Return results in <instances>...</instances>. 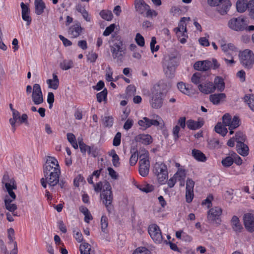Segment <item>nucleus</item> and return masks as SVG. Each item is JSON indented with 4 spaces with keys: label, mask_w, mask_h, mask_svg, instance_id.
<instances>
[{
    "label": "nucleus",
    "mask_w": 254,
    "mask_h": 254,
    "mask_svg": "<svg viewBox=\"0 0 254 254\" xmlns=\"http://www.w3.org/2000/svg\"><path fill=\"white\" fill-rule=\"evenodd\" d=\"M8 239L9 240V244L13 243L14 244V242H16L14 241V231L13 228H10L8 229Z\"/></svg>",
    "instance_id": "3c124183"
},
{
    "label": "nucleus",
    "mask_w": 254,
    "mask_h": 254,
    "mask_svg": "<svg viewBox=\"0 0 254 254\" xmlns=\"http://www.w3.org/2000/svg\"><path fill=\"white\" fill-rule=\"evenodd\" d=\"M233 163L234 161L233 160L232 157L227 156L223 159L221 161L222 164L225 167H229L231 166L233 164Z\"/></svg>",
    "instance_id": "49530a36"
},
{
    "label": "nucleus",
    "mask_w": 254,
    "mask_h": 254,
    "mask_svg": "<svg viewBox=\"0 0 254 254\" xmlns=\"http://www.w3.org/2000/svg\"><path fill=\"white\" fill-rule=\"evenodd\" d=\"M204 124V121L202 120H198L195 121L192 120H189L187 122L188 127L191 130H196L200 128Z\"/></svg>",
    "instance_id": "393cba45"
},
{
    "label": "nucleus",
    "mask_w": 254,
    "mask_h": 254,
    "mask_svg": "<svg viewBox=\"0 0 254 254\" xmlns=\"http://www.w3.org/2000/svg\"><path fill=\"white\" fill-rule=\"evenodd\" d=\"M222 210L219 207H215L210 209L208 212L207 219L209 223L219 225L221 220L220 216L222 214Z\"/></svg>",
    "instance_id": "f8f14e48"
},
{
    "label": "nucleus",
    "mask_w": 254,
    "mask_h": 254,
    "mask_svg": "<svg viewBox=\"0 0 254 254\" xmlns=\"http://www.w3.org/2000/svg\"><path fill=\"white\" fill-rule=\"evenodd\" d=\"M215 131L221 134L222 136H224L228 132V130L226 127L221 123H218L215 127Z\"/></svg>",
    "instance_id": "c9c22d12"
},
{
    "label": "nucleus",
    "mask_w": 254,
    "mask_h": 254,
    "mask_svg": "<svg viewBox=\"0 0 254 254\" xmlns=\"http://www.w3.org/2000/svg\"><path fill=\"white\" fill-rule=\"evenodd\" d=\"M249 2L247 0H239L236 3V7L238 11L244 12L247 9L249 10Z\"/></svg>",
    "instance_id": "7c9ffc66"
},
{
    "label": "nucleus",
    "mask_w": 254,
    "mask_h": 254,
    "mask_svg": "<svg viewBox=\"0 0 254 254\" xmlns=\"http://www.w3.org/2000/svg\"><path fill=\"white\" fill-rule=\"evenodd\" d=\"M177 87L179 90L182 93L189 95L190 93V90L188 87L186 86L183 82H179L177 84Z\"/></svg>",
    "instance_id": "a18cd8bd"
},
{
    "label": "nucleus",
    "mask_w": 254,
    "mask_h": 254,
    "mask_svg": "<svg viewBox=\"0 0 254 254\" xmlns=\"http://www.w3.org/2000/svg\"><path fill=\"white\" fill-rule=\"evenodd\" d=\"M108 171L109 172V175L111 176V177L114 179L116 180L118 178V175L117 174L116 172L111 167L108 168Z\"/></svg>",
    "instance_id": "774afa93"
},
{
    "label": "nucleus",
    "mask_w": 254,
    "mask_h": 254,
    "mask_svg": "<svg viewBox=\"0 0 254 254\" xmlns=\"http://www.w3.org/2000/svg\"><path fill=\"white\" fill-rule=\"evenodd\" d=\"M192 156L197 161L204 162L206 160V157L201 151L197 149L192 150Z\"/></svg>",
    "instance_id": "f704fd0d"
},
{
    "label": "nucleus",
    "mask_w": 254,
    "mask_h": 254,
    "mask_svg": "<svg viewBox=\"0 0 254 254\" xmlns=\"http://www.w3.org/2000/svg\"><path fill=\"white\" fill-rule=\"evenodd\" d=\"M209 5L211 6H217V10L221 15L227 13L231 4L229 0H207Z\"/></svg>",
    "instance_id": "1a4fd4ad"
},
{
    "label": "nucleus",
    "mask_w": 254,
    "mask_h": 254,
    "mask_svg": "<svg viewBox=\"0 0 254 254\" xmlns=\"http://www.w3.org/2000/svg\"><path fill=\"white\" fill-rule=\"evenodd\" d=\"M245 102H247L252 111L254 112V95H246L244 97Z\"/></svg>",
    "instance_id": "ea45409f"
},
{
    "label": "nucleus",
    "mask_w": 254,
    "mask_h": 254,
    "mask_svg": "<svg viewBox=\"0 0 254 254\" xmlns=\"http://www.w3.org/2000/svg\"><path fill=\"white\" fill-rule=\"evenodd\" d=\"M236 121V123H238V127L240 126V119L238 117L234 116L233 119L230 114L226 113L224 114L222 117L223 124L225 127H229L232 126L233 124V121Z\"/></svg>",
    "instance_id": "a211bd4d"
},
{
    "label": "nucleus",
    "mask_w": 254,
    "mask_h": 254,
    "mask_svg": "<svg viewBox=\"0 0 254 254\" xmlns=\"http://www.w3.org/2000/svg\"><path fill=\"white\" fill-rule=\"evenodd\" d=\"M44 178H42L41 183L44 188L49 185L51 190H54V187L59 182L61 175L60 167L57 160L53 157H48L43 167Z\"/></svg>",
    "instance_id": "f257e3e1"
},
{
    "label": "nucleus",
    "mask_w": 254,
    "mask_h": 254,
    "mask_svg": "<svg viewBox=\"0 0 254 254\" xmlns=\"http://www.w3.org/2000/svg\"><path fill=\"white\" fill-rule=\"evenodd\" d=\"M211 66H212L211 62L208 60L198 61L193 65L195 69L200 71H207L211 68Z\"/></svg>",
    "instance_id": "f3484780"
},
{
    "label": "nucleus",
    "mask_w": 254,
    "mask_h": 254,
    "mask_svg": "<svg viewBox=\"0 0 254 254\" xmlns=\"http://www.w3.org/2000/svg\"><path fill=\"white\" fill-rule=\"evenodd\" d=\"M113 43L110 46L112 56L116 62L121 64L123 62L126 48L121 39H114Z\"/></svg>",
    "instance_id": "7ed1b4c3"
},
{
    "label": "nucleus",
    "mask_w": 254,
    "mask_h": 254,
    "mask_svg": "<svg viewBox=\"0 0 254 254\" xmlns=\"http://www.w3.org/2000/svg\"><path fill=\"white\" fill-rule=\"evenodd\" d=\"M244 224L245 228L250 232L254 231V215L246 213L243 216Z\"/></svg>",
    "instance_id": "2eb2a0df"
},
{
    "label": "nucleus",
    "mask_w": 254,
    "mask_h": 254,
    "mask_svg": "<svg viewBox=\"0 0 254 254\" xmlns=\"http://www.w3.org/2000/svg\"><path fill=\"white\" fill-rule=\"evenodd\" d=\"M236 148L238 153L240 155L246 156L248 154L249 147L244 143L237 144Z\"/></svg>",
    "instance_id": "72a5a7b5"
},
{
    "label": "nucleus",
    "mask_w": 254,
    "mask_h": 254,
    "mask_svg": "<svg viewBox=\"0 0 254 254\" xmlns=\"http://www.w3.org/2000/svg\"><path fill=\"white\" fill-rule=\"evenodd\" d=\"M176 180L178 181H185L186 177V174L184 170H179L174 175Z\"/></svg>",
    "instance_id": "79ce46f5"
},
{
    "label": "nucleus",
    "mask_w": 254,
    "mask_h": 254,
    "mask_svg": "<svg viewBox=\"0 0 254 254\" xmlns=\"http://www.w3.org/2000/svg\"><path fill=\"white\" fill-rule=\"evenodd\" d=\"M213 87H214V91L216 89L220 92L223 91L225 88V83L223 79L220 76L215 77L214 81Z\"/></svg>",
    "instance_id": "bb28decb"
},
{
    "label": "nucleus",
    "mask_w": 254,
    "mask_h": 254,
    "mask_svg": "<svg viewBox=\"0 0 254 254\" xmlns=\"http://www.w3.org/2000/svg\"><path fill=\"white\" fill-rule=\"evenodd\" d=\"M156 119H149L147 117H143L138 121V124L142 130H145L151 126H158L161 125V128L164 126V123L161 118L156 116Z\"/></svg>",
    "instance_id": "6e6552de"
},
{
    "label": "nucleus",
    "mask_w": 254,
    "mask_h": 254,
    "mask_svg": "<svg viewBox=\"0 0 254 254\" xmlns=\"http://www.w3.org/2000/svg\"><path fill=\"white\" fill-rule=\"evenodd\" d=\"M53 79H48L47 80V83L48 85L49 88L56 90L58 88L59 86V80L57 75L55 73L53 74Z\"/></svg>",
    "instance_id": "cd10ccee"
},
{
    "label": "nucleus",
    "mask_w": 254,
    "mask_h": 254,
    "mask_svg": "<svg viewBox=\"0 0 254 254\" xmlns=\"http://www.w3.org/2000/svg\"><path fill=\"white\" fill-rule=\"evenodd\" d=\"M102 122L105 127H110L113 125L114 119L111 116H105L102 117Z\"/></svg>",
    "instance_id": "58836bf2"
},
{
    "label": "nucleus",
    "mask_w": 254,
    "mask_h": 254,
    "mask_svg": "<svg viewBox=\"0 0 254 254\" xmlns=\"http://www.w3.org/2000/svg\"><path fill=\"white\" fill-rule=\"evenodd\" d=\"M133 254H149V251L145 247H139L134 251Z\"/></svg>",
    "instance_id": "13d9d810"
},
{
    "label": "nucleus",
    "mask_w": 254,
    "mask_h": 254,
    "mask_svg": "<svg viewBox=\"0 0 254 254\" xmlns=\"http://www.w3.org/2000/svg\"><path fill=\"white\" fill-rule=\"evenodd\" d=\"M198 87L200 92L205 94L214 92V87L212 82H206L204 85L199 84Z\"/></svg>",
    "instance_id": "aec40b11"
},
{
    "label": "nucleus",
    "mask_w": 254,
    "mask_h": 254,
    "mask_svg": "<svg viewBox=\"0 0 254 254\" xmlns=\"http://www.w3.org/2000/svg\"><path fill=\"white\" fill-rule=\"evenodd\" d=\"M135 140L136 141L141 142L144 145L150 144L152 142L151 136L148 134H138L135 136Z\"/></svg>",
    "instance_id": "5701e85b"
},
{
    "label": "nucleus",
    "mask_w": 254,
    "mask_h": 254,
    "mask_svg": "<svg viewBox=\"0 0 254 254\" xmlns=\"http://www.w3.org/2000/svg\"><path fill=\"white\" fill-rule=\"evenodd\" d=\"M32 99L35 105H39L43 102V94L39 84L36 83L33 85Z\"/></svg>",
    "instance_id": "4468645a"
},
{
    "label": "nucleus",
    "mask_w": 254,
    "mask_h": 254,
    "mask_svg": "<svg viewBox=\"0 0 254 254\" xmlns=\"http://www.w3.org/2000/svg\"><path fill=\"white\" fill-rule=\"evenodd\" d=\"M133 120L131 119H128L125 123L123 127L125 130H128V129L131 128V127L133 126Z\"/></svg>",
    "instance_id": "680f3d73"
},
{
    "label": "nucleus",
    "mask_w": 254,
    "mask_h": 254,
    "mask_svg": "<svg viewBox=\"0 0 254 254\" xmlns=\"http://www.w3.org/2000/svg\"><path fill=\"white\" fill-rule=\"evenodd\" d=\"M115 24H112L109 26L106 27L103 32V35L105 36H109L115 29Z\"/></svg>",
    "instance_id": "4d7b16f0"
},
{
    "label": "nucleus",
    "mask_w": 254,
    "mask_h": 254,
    "mask_svg": "<svg viewBox=\"0 0 254 254\" xmlns=\"http://www.w3.org/2000/svg\"><path fill=\"white\" fill-rule=\"evenodd\" d=\"M153 172L160 183H163L168 178L167 168L163 163H156L154 166Z\"/></svg>",
    "instance_id": "9d476101"
},
{
    "label": "nucleus",
    "mask_w": 254,
    "mask_h": 254,
    "mask_svg": "<svg viewBox=\"0 0 254 254\" xmlns=\"http://www.w3.org/2000/svg\"><path fill=\"white\" fill-rule=\"evenodd\" d=\"M240 63L247 69H251L254 63V55L253 52L246 49L240 52L239 54Z\"/></svg>",
    "instance_id": "0eeeda50"
},
{
    "label": "nucleus",
    "mask_w": 254,
    "mask_h": 254,
    "mask_svg": "<svg viewBox=\"0 0 254 254\" xmlns=\"http://www.w3.org/2000/svg\"><path fill=\"white\" fill-rule=\"evenodd\" d=\"M99 14L103 19L108 21H111L113 17L111 11L108 10H102Z\"/></svg>",
    "instance_id": "4c0bfd02"
},
{
    "label": "nucleus",
    "mask_w": 254,
    "mask_h": 254,
    "mask_svg": "<svg viewBox=\"0 0 254 254\" xmlns=\"http://www.w3.org/2000/svg\"><path fill=\"white\" fill-rule=\"evenodd\" d=\"M35 13L37 15H41L44 12L46 5L43 0H35Z\"/></svg>",
    "instance_id": "c85d7f7f"
},
{
    "label": "nucleus",
    "mask_w": 254,
    "mask_h": 254,
    "mask_svg": "<svg viewBox=\"0 0 254 254\" xmlns=\"http://www.w3.org/2000/svg\"><path fill=\"white\" fill-rule=\"evenodd\" d=\"M167 89V84L163 80L159 81L151 88L149 102L152 108L158 109L162 107Z\"/></svg>",
    "instance_id": "f03ea898"
},
{
    "label": "nucleus",
    "mask_w": 254,
    "mask_h": 254,
    "mask_svg": "<svg viewBox=\"0 0 254 254\" xmlns=\"http://www.w3.org/2000/svg\"><path fill=\"white\" fill-rule=\"evenodd\" d=\"M130 153L131 155L129 159V164L130 166H134L136 164L138 158V153L137 148L135 147H131Z\"/></svg>",
    "instance_id": "2f4dec72"
},
{
    "label": "nucleus",
    "mask_w": 254,
    "mask_h": 254,
    "mask_svg": "<svg viewBox=\"0 0 254 254\" xmlns=\"http://www.w3.org/2000/svg\"><path fill=\"white\" fill-rule=\"evenodd\" d=\"M194 182L190 179H188L186 183V190H193Z\"/></svg>",
    "instance_id": "69168bd1"
},
{
    "label": "nucleus",
    "mask_w": 254,
    "mask_h": 254,
    "mask_svg": "<svg viewBox=\"0 0 254 254\" xmlns=\"http://www.w3.org/2000/svg\"><path fill=\"white\" fill-rule=\"evenodd\" d=\"M231 224L233 229L237 233L240 232L243 227L240 222L238 217L234 216L231 219Z\"/></svg>",
    "instance_id": "c756f323"
},
{
    "label": "nucleus",
    "mask_w": 254,
    "mask_h": 254,
    "mask_svg": "<svg viewBox=\"0 0 254 254\" xmlns=\"http://www.w3.org/2000/svg\"><path fill=\"white\" fill-rule=\"evenodd\" d=\"M135 41L137 44L140 47H143L145 45L144 39L140 33H137L136 34Z\"/></svg>",
    "instance_id": "de8ad7c7"
},
{
    "label": "nucleus",
    "mask_w": 254,
    "mask_h": 254,
    "mask_svg": "<svg viewBox=\"0 0 254 254\" xmlns=\"http://www.w3.org/2000/svg\"><path fill=\"white\" fill-rule=\"evenodd\" d=\"M226 97L225 93L213 94L209 96V100L214 105H219Z\"/></svg>",
    "instance_id": "4be33fe9"
},
{
    "label": "nucleus",
    "mask_w": 254,
    "mask_h": 254,
    "mask_svg": "<svg viewBox=\"0 0 254 254\" xmlns=\"http://www.w3.org/2000/svg\"><path fill=\"white\" fill-rule=\"evenodd\" d=\"M249 23L247 18L240 16L233 17L230 19L228 23V27L236 31H244L247 28V25Z\"/></svg>",
    "instance_id": "423d86ee"
},
{
    "label": "nucleus",
    "mask_w": 254,
    "mask_h": 254,
    "mask_svg": "<svg viewBox=\"0 0 254 254\" xmlns=\"http://www.w3.org/2000/svg\"><path fill=\"white\" fill-rule=\"evenodd\" d=\"M121 133L118 132L115 135L113 141V144L114 146H118L121 143Z\"/></svg>",
    "instance_id": "5fc2aeb1"
},
{
    "label": "nucleus",
    "mask_w": 254,
    "mask_h": 254,
    "mask_svg": "<svg viewBox=\"0 0 254 254\" xmlns=\"http://www.w3.org/2000/svg\"><path fill=\"white\" fill-rule=\"evenodd\" d=\"M145 14V16L146 17H152L153 16H156L157 15V12L155 10H151L149 6H148V9H147Z\"/></svg>",
    "instance_id": "338daca9"
},
{
    "label": "nucleus",
    "mask_w": 254,
    "mask_h": 254,
    "mask_svg": "<svg viewBox=\"0 0 254 254\" xmlns=\"http://www.w3.org/2000/svg\"><path fill=\"white\" fill-rule=\"evenodd\" d=\"M103 190L101 194V198L103 199V202L105 204L108 212L112 213L114 210V206L112 205L113 199V194L111 190V187L108 182H106L104 186Z\"/></svg>",
    "instance_id": "39448f33"
},
{
    "label": "nucleus",
    "mask_w": 254,
    "mask_h": 254,
    "mask_svg": "<svg viewBox=\"0 0 254 254\" xmlns=\"http://www.w3.org/2000/svg\"><path fill=\"white\" fill-rule=\"evenodd\" d=\"M201 74L199 72H196L194 73L191 77V81L195 84H197L200 82Z\"/></svg>",
    "instance_id": "052dcab7"
},
{
    "label": "nucleus",
    "mask_w": 254,
    "mask_h": 254,
    "mask_svg": "<svg viewBox=\"0 0 254 254\" xmlns=\"http://www.w3.org/2000/svg\"><path fill=\"white\" fill-rule=\"evenodd\" d=\"M134 5L136 11L141 15L145 14V12L148 9L149 6L144 0H135Z\"/></svg>",
    "instance_id": "6ab92c4d"
},
{
    "label": "nucleus",
    "mask_w": 254,
    "mask_h": 254,
    "mask_svg": "<svg viewBox=\"0 0 254 254\" xmlns=\"http://www.w3.org/2000/svg\"><path fill=\"white\" fill-rule=\"evenodd\" d=\"M113 155L112 157V163L114 167H118L120 166V163L119 162L120 158L119 156L116 154L115 151H113Z\"/></svg>",
    "instance_id": "8fccbe9b"
},
{
    "label": "nucleus",
    "mask_w": 254,
    "mask_h": 254,
    "mask_svg": "<svg viewBox=\"0 0 254 254\" xmlns=\"http://www.w3.org/2000/svg\"><path fill=\"white\" fill-rule=\"evenodd\" d=\"M73 66V64L72 60H64L60 64V67L63 70H68Z\"/></svg>",
    "instance_id": "e433bc0d"
},
{
    "label": "nucleus",
    "mask_w": 254,
    "mask_h": 254,
    "mask_svg": "<svg viewBox=\"0 0 254 254\" xmlns=\"http://www.w3.org/2000/svg\"><path fill=\"white\" fill-rule=\"evenodd\" d=\"M193 196V190H186V199L188 203H190L192 201Z\"/></svg>",
    "instance_id": "6e6d98bb"
},
{
    "label": "nucleus",
    "mask_w": 254,
    "mask_h": 254,
    "mask_svg": "<svg viewBox=\"0 0 254 254\" xmlns=\"http://www.w3.org/2000/svg\"><path fill=\"white\" fill-rule=\"evenodd\" d=\"M10 184H5V188L10 197V199L15 200L16 199V195L13 190L17 189V185L15 180H12Z\"/></svg>",
    "instance_id": "412c9836"
},
{
    "label": "nucleus",
    "mask_w": 254,
    "mask_h": 254,
    "mask_svg": "<svg viewBox=\"0 0 254 254\" xmlns=\"http://www.w3.org/2000/svg\"><path fill=\"white\" fill-rule=\"evenodd\" d=\"M246 139V135L241 131L237 132L235 134V140L237 144L243 143Z\"/></svg>",
    "instance_id": "a19ab883"
},
{
    "label": "nucleus",
    "mask_w": 254,
    "mask_h": 254,
    "mask_svg": "<svg viewBox=\"0 0 254 254\" xmlns=\"http://www.w3.org/2000/svg\"><path fill=\"white\" fill-rule=\"evenodd\" d=\"M98 58V55L94 52H91L87 55V60L91 63H94Z\"/></svg>",
    "instance_id": "0e129e2a"
},
{
    "label": "nucleus",
    "mask_w": 254,
    "mask_h": 254,
    "mask_svg": "<svg viewBox=\"0 0 254 254\" xmlns=\"http://www.w3.org/2000/svg\"><path fill=\"white\" fill-rule=\"evenodd\" d=\"M13 200L10 199L8 195H6L4 199V206L6 209L11 212H14L17 209V205L12 203Z\"/></svg>",
    "instance_id": "a878e982"
},
{
    "label": "nucleus",
    "mask_w": 254,
    "mask_h": 254,
    "mask_svg": "<svg viewBox=\"0 0 254 254\" xmlns=\"http://www.w3.org/2000/svg\"><path fill=\"white\" fill-rule=\"evenodd\" d=\"M178 63L177 55L174 53H172L165 57L163 61V68L167 77L172 78L174 77Z\"/></svg>",
    "instance_id": "20e7f679"
},
{
    "label": "nucleus",
    "mask_w": 254,
    "mask_h": 254,
    "mask_svg": "<svg viewBox=\"0 0 254 254\" xmlns=\"http://www.w3.org/2000/svg\"><path fill=\"white\" fill-rule=\"evenodd\" d=\"M139 173L142 177H146L148 175L149 171L150 164L148 159V153L141 154L139 156Z\"/></svg>",
    "instance_id": "9b49d317"
},
{
    "label": "nucleus",
    "mask_w": 254,
    "mask_h": 254,
    "mask_svg": "<svg viewBox=\"0 0 254 254\" xmlns=\"http://www.w3.org/2000/svg\"><path fill=\"white\" fill-rule=\"evenodd\" d=\"M148 231L151 238L156 243L160 244L162 242L163 237L161 230L156 224L150 225Z\"/></svg>",
    "instance_id": "ddd939ff"
},
{
    "label": "nucleus",
    "mask_w": 254,
    "mask_h": 254,
    "mask_svg": "<svg viewBox=\"0 0 254 254\" xmlns=\"http://www.w3.org/2000/svg\"><path fill=\"white\" fill-rule=\"evenodd\" d=\"M107 95V90L105 88L102 91L98 93L96 95L97 101L101 103L102 101L106 99Z\"/></svg>",
    "instance_id": "c03bdc74"
},
{
    "label": "nucleus",
    "mask_w": 254,
    "mask_h": 254,
    "mask_svg": "<svg viewBox=\"0 0 254 254\" xmlns=\"http://www.w3.org/2000/svg\"><path fill=\"white\" fill-rule=\"evenodd\" d=\"M74 237L78 243H81L83 240V237L81 232L78 230H74Z\"/></svg>",
    "instance_id": "603ef678"
},
{
    "label": "nucleus",
    "mask_w": 254,
    "mask_h": 254,
    "mask_svg": "<svg viewBox=\"0 0 254 254\" xmlns=\"http://www.w3.org/2000/svg\"><path fill=\"white\" fill-rule=\"evenodd\" d=\"M190 17H182L181 19V20L179 23V26L178 27L175 28L174 29V31L176 32V33L177 36H180L179 33L184 31L185 32H187V25L185 23L186 21H190Z\"/></svg>",
    "instance_id": "b1692460"
},
{
    "label": "nucleus",
    "mask_w": 254,
    "mask_h": 254,
    "mask_svg": "<svg viewBox=\"0 0 254 254\" xmlns=\"http://www.w3.org/2000/svg\"><path fill=\"white\" fill-rule=\"evenodd\" d=\"M79 250L81 254H94V251L91 250V246L86 242L80 245Z\"/></svg>",
    "instance_id": "473e14b6"
},
{
    "label": "nucleus",
    "mask_w": 254,
    "mask_h": 254,
    "mask_svg": "<svg viewBox=\"0 0 254 254\" xmlns=\"http://www.w3.org/2000/svg\"><path fill=\"white\" fill-rule=\"evenodd\" d=\"M249 11L250 16L254 19V0L249 1Z\"/></svg>",
    "instance_id": "bf43d9fd"
},
{
    "label": "nucleus",
    "mask_w": 254,
    "mask_h": 254,
    "mask_svg": "<svg viewBox=\"0 0 254 254\" xmlns=\"http://www.w3.org/2000/svg\"><path fill=\"white\" fill-rule=\"evenodd\" d=\"M83 28L79 22H76L71 25L68 30V33L71 38H75L79 36L82 33Z\"/></svg>",
    "instance_id": "dca6fc26"
},
{
    "label": "nucleus",
    "mask_w": 254,
    "mask_h": 254,
    "mask_svg": "<svg viewBox=\"0 0 254 254\" xmlns=\"http://www.w3.org/2000/svg\"><path fill=\"white\" fill-rule=\"evenodd\" d=\"M138 188L142 191L148 193L154 190V186L148 184H144L138 187Z\"/></svg>",
    "instance_id": "37998d69"
},
{
    "label": "nucleus",
    "mask_w": 254,
    "mask_h": 254,
    "mask_svg": "<svg viewBox=\"0 0 254 254\" xmlns=\"http://www.w3.org/2000/svg\"><path fill=\"white\" fill-rule=\"evenodd\" d=\"M88 153L94 157H96L98 155V150L96 147L93 146L89 147Z\"/></svg>",
    "instance_id": "e2e57ef3"
},
{
    "label": "nucleus",
    "mask_w": 254,
    "mask_h": 254,
    "mask_svg": "<svg viewBox=\"0 0 254 254\" xmlns=\"http://www.w3.org/2000/svg\"><path fill=\"white\" fill-rule=\"evenodd\" d=\"M156 43V40L155 37H153L151 38V42H150V49L152 53H154V52H156L159 50V46L157 45L156 47H154V44Z\"/></svg>",
    "instance_id": "864d4df0"
},
{
    "label": "nucleus",
    "mask_w": 254,
    "mask_h": 254,
    "mask_svg": "<svg viewBox=\"0 0 254 254\" xmlns=\"http://www.w3.org/2000/svg\"><path fill=\"white\" fill-rule=\"evenodd\" d=\"M101 225L102 231L103 232H106V230L108 227V218L105 216H102L101 219Z\"/></svg>",
    "instance_id": "09e8293b"
}]
</instances>
